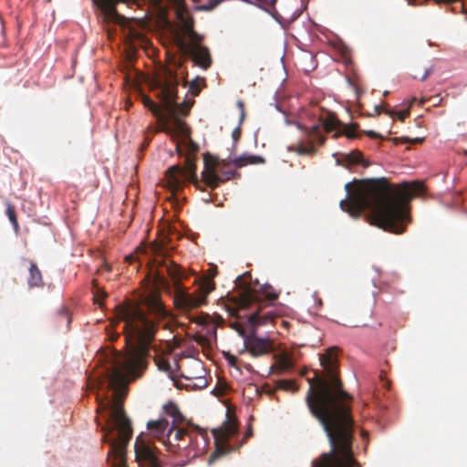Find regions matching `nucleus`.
Wrapping results in <instances>:
<instances>
[{"label": "nucleus", "mask_w": 467, "mask_h": 467, "mask_svg": "<svg viewBox=\"0 0 467 467\" xmlns=\"http://www.w3.org/2000/svg\"><path fill=\"white\" fill-rule=\"evenodd\" d=\"M424 102H425V99H420V105L424 104Z\"/></svg>", "instance_id": "nucleus-41"}, {"label": "nucleus", "mask_w": 467, "mask_h": 467, "mask_svg": "<svg viewBox=\"0 0 467 467\" xmlns=\"http://www.w3.org/2000/svg\"><path fill=\"white\" fill-rule=\"evenodd\" d=\"M347 197L340 208L354 218L370 212L371 224L396 234H403L410 223V202L422 193V182H412L391 187L386 178L354 180L345 185Z\"/></svg>", "instance_id": "nucleus-3"}, {"label": "nucleus", "mask_w": 467, "mask_h": 467, "mask_svg": "<svg viewBox=\"0 0 467 467\" xmlns=\"http://www.w3.org/2000/svg\"><path fill=\"white\" fill-rule=\"evenodd\" d=\"M236 105L240 109V122L242 123L245 118L244 103L242 100H238Z\"/></svg>", "instance_id": "nucleus-29"}, {"label": "nucleus", "mask_w": 467, "mask_h": 467, "mask_svg": "<svg viewBox=\"0 0 467 467\" xmlns=\"http://www.w3.org/2000/svg\"><path fill=\"white\" fill-rule=\"evenodd\" d=\"M135 454L136 460L140 463H144L146 467H161L151 447L140 437L137 438L135 442Z\"/></svg>", "instance_id": "nucleus-13"}, {"label": "nucleus", "mask_w": 467, "mask_h": 467, "mask_svg": "<svg viewBox=\"0 0 467 467\" xmlns=\"http://www.w3.org/2000/svg\"><path fill=\"white\" fill-rule=\"evenodd\" d=\"M234 173L235 171L228 169V164L223 161L222 164H218L216 171L213 168H206L202 174L205 184L215 189L221 183L230 180Z\"/></svg>", "instance_id": "nucleus-12"}, {"label": "nucleus", "mask_w": 467, "mask_h": 467, "mask_svg": "<svg viewBox=\"0 0 467 467\" xmlns=\"http://www.w3.org/2000/svg\"><path fill=\"white\" fill-rule=\"evenodd\" d=\"M232 136H233V139L234 140H238L240 139V137H241V130H240V128H235L233 130Z\"/></svg>", "instance_id": "nucleus-35"}, {"label": "nucleus", "mask_w": 467, "mask_h": 467, "mask_svg": "<svg viewBox=\"0 0 467 467\" xmlns=\"http://www.w3.org/2000/svg\"><path fill=\"white\" fill-rule=\"evenodd\" d=\"M433 72V66L429 67L425 69L423 75L420 78V81H424L428 78V77Z\"/></svg>", "instance_id": "nucleus-32"}, {"label": "nucleus", "mask_w": 467, "mask_h": 467, "mask_svg": "<svg viewBox=\"0 0 467 467\" xmlns=\"http://www.w3.org/2000/svg\"><path fill=\"white\" fill-rule=\"evenodd\" d=\"M364 133L371 139H381L382 137L374 130H366Z\"/></svg>", "instance_id": "nucleus-34"}, {"label": "nucleus", "mask_w": 467, "mask_h": 467, "mask_svg": "<svg viewBox=\"0 0 467 467\" xmlns=\"http://www.w3.org/2000/svg\"><path fill=\"white\" fill-rule=\"evenodd\" d=\"M323 373L308 379L306 402L310 413L323 427L330 451L312 462V467H360L352 450L354 420L352 397L345 391L339 378L337 348L320 356Z\"/></svg>", "instance_id": "nucleus-2"}, {"label": "nucleus", "mask_w": 467, "mask_h": 467, "mask_svg": "<svg viewBox=\"0 0 467 467\" xmlns=\"http://www.w3.org/2000/svg\"><path fill=\"white\" fill-rule=\"evenodd\" d=\"M213 277L214 274L203 278L199 287L192 293H189L183 286L178 285L173 297L175 306L179 310L188 312L205 305L209 294L215 289Z\"/></svg>", "instance_id": "nucleus-8"}, {"label": "nucleus", "mask_w": 467, "mask_h": 467, "mask_svg": "<svg viewBox=\"0 0 467 467\" xmlns=\"http://www.w3.org/2000/svg\"><path fill=\"white\" fill-rule=\"evenodd\" d=\"M119 337V334H116L114 335L112 337H111V340H115Z\"/></svg>", "instance_id": "nucleus-39"}, {"label": "nucleus", "mask_w": 467, "mask_h": 467, "mask_svg": "<svg viewBox=\"0 0 467 467\" xmlns=\"http://www.w3.org/2000/svg\"><path fill=\"white\" fill-rule=\"evenodd\" d=\"M63 316H64V317H67V312H66V311H63Z\"/></svg>", "instance_id": "nucleus-45"}, {"label": "nucleus", "mask_w": 467, "mask_h": 467, "mask_svg": "<svg viewBox=\"0 0 467 467\" xmlns=\"http://www.w3.org/2000/svg\"><path fill=\"white\" fill-rule=\"evenodd\" d=\"M386 113L389 116L396 115L400 120L403 121L409 116L410 110L409 109L400 110V111L387 110Z\"/></svg>", "instance_id": "nucleus-28"}, {"label": "nucleus", "mask_w": 467, "mask_h": 467, "mask_svg": "<svg viewBox=\"0 0 467 467\" xmlns=\"http://www.w3.org/2000/svg\"><path fill=\"white\" fill-rule=\"evenodd\" d=\"M187 167L182 168L180 165H173L166 171L167 186L176 192L182 188L186 180L195 178V166L189 158L186 159Z\"/></svg>", "instance_id": "nucleus-11"}, {"label": "nucleus", "mask_w": 467, "mask_h": 467, "mask_svg": "<svg viewBox=\"0 0 467 467\" xmlns=\"http://www.w3.org/2000/svg\"><path fill=\"white\" fill-rule=\"evenodd\" d=\"M275 367L276 369L278 370V373L282 374L293 368V361L288 355L281 354L277 358Z\"/></svg>", "instance_id": "nucleus-21"}, {"label": "nucleus", "mask_w": 467, "mask_h": 467, "mask_svg": "<svg viewBox=\"0 0 467 467\" xmlns=\"http://www.w3.org/2000/svg\"><path fill=\"white\" fill-rule=\"evenodd\" d=\"M222 0H216L212 5H211V8H213L215 7L218 4L221 3Z\"/></svg>", "instance_id": "nucleus-38"}, {"label": "nucleus", "mask_w": 467, "mask_h": 467, "mask_svg": "<svg viewBox=\"0 0 467 467\" xmlns=\"http://www.w3.org/2000/svg\"><path fill=\"white\" fill-rule=\"evenodd\" d=\"M194 364L201 369L203 370L202 364L199 361H194Z\"/></svg>", "instance_id": "nucleus-37"}, {"label": "nucleus", "mask_w": 467, "mask_h": 467, "mask_svg": "<svg viewBox=\"0 0 467 467\" xmlns=\"http://www.w3.org/2000/svg\"><path fill=\"white\" fill-rule=\"evenodd\" d=\"M183 378H185L186 379H193V377H189V376H184V375H182Z\"/></svg>", "instance_id": "nucleus-40"}, {"label": "nucleus", "mask_w": 467, "mask_h": 467, "mask_svg": "<svg viewBox=\"0 0 467 467\" xmlns=\"http://www.w3.org/2000/svg\"><path fill=\"white\" fill-rule=\"evenodd\" d=\"M178 84L177 75L172 70L164 68L152 81L151 88L157 91V97L162 102L164 111L173 119L172 127L168 124L165 118L161 119L163 121L161 130L172 136L189 138L190 129L182 119L178 118L175 107L176 86Z\"/></svg>", "instance_id": "nucleus-5"}, {"label": "nucleus", "mask_w": 467, "mask_h": 467, "mask_svg": "<svg viewBox=\"0 0 467 467\" xmlns=\"http://www.w3.org/2000/svg\"><path fill=\"white\" fill-rule=\"evenodd\" d=\"M156 363H157V366L160 370L170 373V374L171 373V367L170 362L167 359L159 358L156 361Z\"/></svg>", "instance_id": "nucleus-26"}, {"label": "nucleus", "mask_w": 467, "mask_h": 467, "mask_svg": "<svg viewBox=\"0 0 467 467\" xmlns=\"http://www.w3.org/2000/svg\"><path fill=\"white\" fill-rule=\"evenodd\" d=\"M171 315L156 292L143 294L138 299H128L115 306L117 322H123V333L130 351L127 356L115 359L108 370V389L110 397L100 399L97 394L98 411L105 413L107 424L103 441L109 443L113 457L111 467H127L126 447L132 437L131 422L126 415L123 402L126 393L121 388L129 377H138L147 365L150 345L158 331L159 322Z\"/></svg>", "instance_id": "nucleus-1"}, {"label": "nucleus", "mask_w": 467, "mask_h": 467, "mask_svg": "<svg viewBox=\"0 0 467 467\" xmlns=\"http://www.w3.org/2000/svg\"><path fill=\"white\" fill-rule=\"evenodd\" d=\"M416 100H417V99H416V98H413V99H412V101H411L410 105H411L413 102H415Z\"/></svg>", "instance_id": "nucleus-44"}, {"label": "nucleus", "mask_w": 467, "mask_h": 467, "mask_svg": "<svg viewBox=\"0 0 467 467\" xmlns=\"http://www.w3.org/2000/svg\"><path fill=\"white\" fill-rule=\"evenodd\" d=\"M278 388L285 390H292L296 391L297 387L296 386V383L293 380L288 379H281L277 383Z\"/></svg>", "instance_id": "nucleus-24"}, {"label": "nucleus", "mask_w": 467, "mask_h": 467, "mask_svg": "<svg viewBox=\"0 0 467 467\" xmlns=\"http://www.w3.org/2000/svg\"><path fill=\"white\" fill-rule=\"evenodd\" d=\"M168 272H169V275L171 277L177 278V279L181 278L180 269L176 265H174L173 267L169 268Z\"/></svg>", "instance_id": "nucleus-30"}, {"label": "nucleus", "mask_w": 467, "mask_h": 467, "mask_svg": "<svg viewBox=\"0 0 467 467\" xmlns=\"http://www.w3.org/2000/svg\"><path fill=\"white\" fill-rule=\"evenodd\" d=\"M318 121L319 123L314 124L310 128L296 123L297 128L304 132V138L301 142L290 146L288 150L296 151L299 155L313 154L316 152L315 141H318L322 145L326 140L322 135L321 125L327 132H330L337 130L341 124L336 114L330 111L322 112L318 117Z\"/></svg>", "instance_id": "nucleus-6"}, {"label": "nucleus", "mask_w": 467, "mask_h": 467, "mask_svg": "<svg viewBox=\"0 0 467 467\" xmlns=\"http://www.w3.org/2000/svg\"><path fill=\"white\" fill-rule=\"evenodd\" d=\"M238 306L241 308H253L250 314L244 316L248 318V324L251 326V334L246 335L244 327L239 323H234L232 327L234 328L243 337L245 348L253 357H260L270 353L273 349V343L268 338H262L255 336V330L258 327L272 323L275 318L279 317L277 313L272 310L263 312V308L258 302L256 295L248 287L243 291Z\"/></svg>", "instance_id": "nucleus-4"}, {"label": "nucleus", "mask_w": 467, "mask_h": 467, "mask_svg": "<svg viewBox=\"0 0 467 467\" xmlns=\"http://www.w3.org/2000/svg\"><path fill=\"white\" fill-rule=\"evenodd\" d=\"M318 304H319L320 306L322 305V301H321V299H319Z\"/></svg>", "instance_id": "nucleus-46"}, {"label": "nucleus", "mask_w": 467, "mask_h": 467, "mask_svg": "<svg viewBox=\"0 0 467 467\" xmlns=\"http://www.w3.org/2000/svg\"><path fill=\"white\" fill-rule=\"evenodd\" d=\"M198 78H196L195 80L192 81L191 85H190V88L192 89V93L194 95H198L199 92H200V88H198Z\"/></svg>", "instance_id": "nucleus-31"}, {"label": "nucleus", "mask_w": 467, "mask_h": 467, "mask_svg": "<svg viewBox=\"0 0 467 467\" xmlns=\"http://www.w3.org/2000/svg\"><path fill=\"white\" fill-rule=\"evenodd\" d=\"M147 428L152 431L155 437L160 439L163 437L165 431L169 430V421L166 419L150 420L147 423Z\"/></svg>", "instance_id": "nucleus-18"}, {"label": "nucleus", "mask_w": 467, "mask_h": 467, "mask_svg": "<svg viewBox=\"0 0 467 467\" xmlns=\"http://www.w3.org/2000/svg\"><path fill=\"white\" fill-rule=\"evenodd\" d=\"M337 162L341 165L362 164L364 167H368L369 162L363 159V155L359 150H353L348 154H342L337 160Z\"/></svg>", "instance_id": "nucleus-14"}, {"label": "nucleus", "mask_w": 467, "mask_h": 467, "mask_svg": "<svg viewBox=\"0 0 467 467\" xmlns=\"http://www.w3.org/2000/svg\"><path fill=\"white\" fill-rule=\"evenodd\" d=\"M408 2L410 5H415L414 2H412V0H408Z\"/></svg>", "instance_id": "nucleus-42"}, {"label": "nucleus", "mask_w": 467, "mask_h": 467, "mask_svg": "<svg viewBox=\"0 0 467 467\" xmlns=\"http://www.w3.org/2000/svg\"><path fill=\"white\" fill-rule=\"evenodd\" d=\"M357 128H358V124L357 123H353L350 126L346 127L343 131L336 132L333 135V137L335 139H337L340 136L345 135L348 139H355L357 137V134H356V129Z\"/></svg>", "instance_id": "nucleus-22"}, {"label": "nucleus", "mask_w": 467, "mask_h": 467, "mask_svg": "<svg viewBox=\"0 0 467 467\" xmlns=\"http://www.w3.org/2000/svg\"><path fill=\"white\" fill-rule=\"evenodd\" d=\"M141 100L143 105L148 108L154 116L158 117L160 119H164V115L162 114V110H164L162 105H157L150 97L145 95H142ZM161 103L162 104L161 101Z\"/></svg>", "instance_id": "nucleus-20"}, {"label": "nucleus", "mask_w": 467, "mask_h": 467, "mask_svg": "<svg viewBox=\"0 0 467 467\" xmlns=\"http://www.w3.org/2000/svg\"><path fill=\"white\" fill-rule=\"evenodd\" d=\"M213 433L216 441H225L236 433V427L225 422L223 427L213 430Z\"/></svg>", "instance_id": "nucleus-17"}, {"label": "nucleus", "mask_w": 467, "mask_h": 467, "mask_svg": "<svg viewBox=\"0 0 467 467\" xmlns=\"http://www.w3.org/2000/svg\"><path fill=\"white\" fill-rule=\"evenodd\" d=\"M265 161L263 157L252 154H243L231 161L235 168H242L249 164H263Z\"/></svg>", "instance_id": "nucleus-15"}, {"label": "nucleus", "mask_w": 467, "mask_h": 467, "mask_svg": "<svg viewBox=\"0 0 467 467\" xmlns=\"http://www.w3.org/2000/svg\"><path fill=\"white\" fill-rule=\"evenodd\" d=\"M393 141L396 143V144H399V143H421L423 141V139L422 138H416V139H410L408 137H396L393 139Z\"/></svg>", "instance_id": "nucleus-27"}, {"label": "nucleus", "mask_w": 467, "mask_h": 467, "mask_svg": "<svg viewBox=\"0 0 467 467\" xmlns=\"http://www.w3.org/2000/svg\"><path fill=\"white\" fill-rule=\"evenodd\" d=\"M376 109H377L378 112H380L379 106H376Z\"/></svg>", "instance_id": "nucleus-43"}, {"label": "nucleus", "mask_w": 467, "mask_h": 467, "mask_svg": "<svg viewBox=\"0 0 467 467\" xmlns=\"http://www.w3.org/2000/svg\"><path fill=\"white\" fill-rule=\"evenodd\" d=\"M6 214L8 216L9 221L13 224L16 232H17L19 224L16 219V210L15 207L9 202L6 203Z\"/></svg>", "instance_id": "nucleus-23"}, {"label": "nucleus", "mask_w": 467, "mask_h": 467, "mask_svg": "<svg viewBox=\"0 0 467 467\" xmlns=\"http://www.w3.org/2000/svg\"><path fill=\"white\" fill-rule=\"evenodd\" d=\"M184 33L189 37L185 42L182 37L177 38V46L185 54L192 57V61L202 69L209 68L213 64L209 48L201 43L203 36L194 31L192 24H185Z\"/></svg>", "instance_id": "nucleus-9"}, {"label": "nucleus", "mask_w": 467, "mask_h": 467, "mask_svg": "<svg viewBox=\"0 0 467 467\" xmlns=\"http://www.w3.org/2000/svg\"><path fill=\"white\" fill-rule=\"evenodd\" d=\"M178 426L172 425L168 430L167 441L165 442L168 449L171 451L187 450L189 456L197 457L206 445L205 434L201 432L198 428L187 431Z\"/></svg>", "instance_id": "nucleus-7"}, {"label": "nucleus", "mask_w": 467, "mask_h": 467, "mask_svg": "<svg viewBox=\"0 0 467 467\" xmlns=\"http://www.w3.org/2000/svg\"><path fill=\"white\" fill-rule=\"evenodd\" d=\"M166 415L172 419V425H180L184 421V416L174 402H169L163 407Z\"/></svg>", "instance_id": "nucleus-19"}, {"label": "nucleus", "mask_w": 467, "mask_h": 467, "mask_svg": "<svg viewBox=\"0 0 467 467\" xmlns=\"http://www.w3.org/2000/svg\"><path fill=\"white\" fill-rule=\"evenodd\" d=\"M227 360L229 361V363L231 365H234L236 361V358L232 355H229V357L227 358Z\"/></svg>", "instance_id": "nucleus-36"}, {"label": "nucleus", "mask_w": 467, "mask_h": 467, "mask_svg": "<svg viewBox=\"0 0 467 467\" xmlns=\"http://www.w3.org/2000/svg\"><path fill=\"white\" fill-rule=\"evenodd\" d=\"M251 277L250 274H244L243 275H239L235 281V285L236 286L239 288V293H238V296H236L234 297V304H235V309L233 310V315H236L237 317H241V315L239 314L240 311L242 310H248L250 314L252 310H254V307L253 308H241L239 307L238 306V300L241 296V295L243 294V291H244V289L247 287H249L255 295H256V297L258 299V302H260V305L263 308V312H265V311H268V310H272L274 311L275 313H276L274 309L272 308H269L270 306L265 304V302L262 299V296H264L267 301L269 302H274L275 300L277 299L278 297V294L276 292L274 291L273 287L271 285H264L261 287V295H259V293L252 287L251 285H249L247 283V277Z\"/></svg>", "instance_id": "nucleus-10"}, {"label": "nucleus", "mask_w": 467, "mask_h": 467, "mask_svg": "<svg viewBox=\"0 0 467 467\" xmlns=\"http://www.w3.org/2000/svg\"><path fill=\"white\" fill-rule=\"evenodd\" d=\"M27 285L29 288L41 287L44 285L41 271L34 262H30Z\"/></svg>", "instance_id": "nucleus-16"}, {"label": "nucleus", "mask_w": 467, "mask_h": 467, "mask_svg": "<svg viewBox=\"0 0 467 467\" xmlns=\"http://www.w3.org/2000/svg\"><path fill=\"white\" fill-rule=\"evenodd\" d=\"M105 296H106V293L103 291H100L98 288V290L96 291L95 296H94L95 303H99V300L103 299Z\"/></svg>", "instance_id": "nucleus-33"}, {"label": "nucleus", "mask_w": 467, "mask_h": 467, "mask_svg": "<svg viewBox=\"0 0 467 467\" xmlns=\"http://www.w3.org/2000/svg\"><path fill=\"white\" fill-rule=\"evenodd\" d=\"M179 84L176 86V89L178 88ZM177 99V97L175 98V100ZM175 107L177 109L178 115H188L190 111V106L187 102H183L182 104H178L175 101Z\"/></svg>", "instance_id": "nucleus-25"}]
</instances>
